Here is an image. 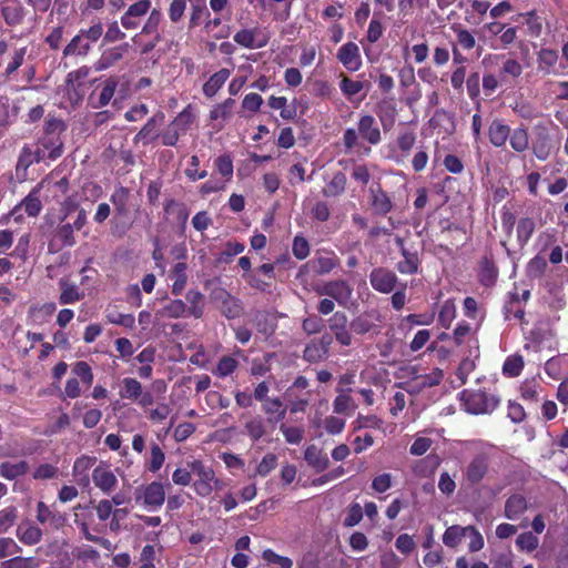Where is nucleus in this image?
Here are the masks:
<instances>
[{
	"mask_svg": "<svg viewBox=\"0 0 568 568\" xmlns=\"http://www.w3.org/2000/svg\"><path fill=\"white\" fill-rule=\"evenodd\" d=\"M357 131L359 136L371 144L376 145L382 140L378 124L373 115H361L357 123Z\"/></svg>",
	"mask_w": 568,
	"mask_h": 568,
	"instance_id": "13",
	"label": "nucleus"
},
{
	"mask_svg": "<svg viewBox=\"0 0 568 568\" xmlns=\"http://www.w3.org/2000/svg\"><path fill=\"white\" fill-rule=\"evenodd\" d=\"M404 260L397 264V270L402 274H414L418 270V257L414 253H409L406 248H403Z\"/></svg>",
	"mask_w": 568,
	"mask_h": 568,
	"instance_id": "48",
	"label": "nucleus"
},
{
	"mask_svg": "<svg viewBox=\"0 0 568 568\" xmlns=\"http://www.w3.org/2000/svg\"><path fill=\"white\" fill-rule=\"evenodd\" d=\"M2 17L7 24L9 26H16L19 24L23 19V9L19 6L11 7L7 6L3 7L1 10Z\"/></svg>",
	"mask_w": 568,
	"mask_h": 568,
	"instance_id": "60",
	"label": "nucleus"
},
{
	"mask_svg": "<svg viewBox=\"0 0 568 568\" xmlns=\"http://www.w3.org/2000/svg\"><path fill=\"white\" fill-rule=\"evenodd\" d=\"M28 469L29 465L24 460L18 463L4 462L0 464V476L8 480H14L27 474Z\"/></svg>",
	"mask_w": 568,
	"mask_h": 568,
	"instance_id": "32",
	"label": "nucleus"
},
{
	"mask_svg": "<svg viewBox=\"0 0 568 568\" xmlns=\"http://www.w3.org/2000/svg\"><path fill=\"white\" fill-rule=\"evenodd\" d=\"M62 292L59 298L60 304H73L82 298L79 290L74 285H69L65 282L60 283Z\"/></svg>",
	"mask_w": 568,
	"mask_h": 568,
	"instance_id": "54",
	"label": "nucleus"
},
{
	"mask_svg": "<svg viewBox=\"0 0 568 568\" xmlns=\"http://www.w3.org/2000/svg\"><path fill=\"white\" fill-rule=\"evenodd\" d=\"M338 393L333 402V409L336 414L351 415L357 408L354 399L341 387L336 389Z\"/></svg>",
	"mask_w": 568,
	"mask_h": 568,
	"instance_id": "29",
	"label": "nucleus"
},
{
	"mask_svg": "<svg viewBox=\"0 0 568 568\" xmlns=\"http://www.w3.org/2000/svg\"><path fill=\"white\" fill-rule=\"evenodd\" d=\"M490 454L486 450L476 454L465 468L464 476L471 484L481 481L488 473Z\"/></svg>",
	"mask_w": 568,
	"mask_h": 568,
	"instance_id": "8",
	"label": "nucleus"
},
{
	"mask_svg": "<svg viewBox=\"0 0 568 568\" xmlns=\"http://www.w3.org/2000/svg\"><path fill=\"white\" fill-rule=\"evenodd\" d=\"M526 508V499L520 495H513L506 500L505 516L511 520L517 519Z\"/></svg>",
	"mask_w": 568,
	"mask_h": 568,
	"instance_id": "36",
	"label": "nucleus"
},
{
	"mask_svg": "<svg viewBox=\"0 0 568 568\" xmlns=\"http://www.w3.org/2000/svg\"><path fill=\"white\" fill-rule=\"evenodd\" d=\"M539 540L538 537L535 536L532 532H524L520 534L516 539L517 547L523 550L530 552L535 550L538 547Z\"/></svg>",
	"mask_w": 568,
	"mask_h": 568,
	"instance_id": "58",
	"label": "nucleus"
},
{
	"mask_svg": "<svg viewBox=\"0 0 568 568\" xmlns=\"http://www.w3.org/2000/svg\"><path fill=\"white\" fill-rule=\"evenodd\" d=\"M562 362L560 356L549 358L544 366L545 373L555 381L559 379L562 375Z\"/></svg>",
	"mask_w": 568,
	"mask_h": 568,
	"instance_id": "59",
	"label": "nucleus"
},
{
	"mask_svg": "<svg viewBox=\"0 0 568 568\" xmlns=\"http://www.w3.org/2000/svg\"><path fill=\"white\" fill-rule=\"evenodd\" d=\"M458 44L465 50H471L476 45V39L471 32L462 28H454Z\"/></svg>",
	"mask_w": 568,
	"mask_h": 568,
	"instance_id": "62",
	"label": "nucleus"
},
{
	"mask_svg": "<svg viewBox=\"0 0 568 568\" xmlns=\"http://www.w3.org/2000/svg\"><path fill=\"white\" fill-rule=\"evenodd\" d=\"M91 43L79 32L64 48V55H87L91 49Z\"/></svg>",
	"mask_w": 568,
	"mask_h": 568,
	"instance_id": "34",
	"label": "nucleus"
},
{
	"mask_svg": "<svg viewBox=\"0 0 568 568\" xmlns=\"http://www.w3.org/2000/svg\"><path fill=\"white\" fill-rule=\"evenodd\" d=\"M466 537L470 538L468 545V549L470 552H476L484 548V537L474 526H466Z\"/></svg>",
	"mask_w": 568,
	"mask_h": 568,
	"instance_id": "61",
	"label": "nucleus"
},
{
	"mask_svg": "<svg viewBox=\"0 0 568 568\" xmlns=\"http://www.w3.org/2000/svg\"><path fill=\"white\" fill-rule=\"evenodd\" d=\"M245 250V245L240 242H227L224 250L217 257L219 263L227 264L235 255L241 254Z\"/></svg>",
	"mask_w": 568,
	"mask_h": 568,
	"instance_id": "50",
	"label": "nucleus"
},
{
	"mask_svg": "<svg viewBox=\"0 0 568 568\" xmlns=\"http://www.w3.org/2000/svg\"><path fill=\"white\" fill-rule=\"evenodd\" d=\"M41 185L33 187L30 193L17 205L12 213L16 214L23 210L29 216H37L42 210V202L40 200Z\"/></svg>",
	"mask_w": 568,
	"mask_h": 568,
	"instance_id": "20",
	"label": "nucleus"
},
{
	"mask_svg": "<svg viewBox=\"0 0 568 568\" xmlns=\"http://www.w3.org/2000/svg\"><path fill=\"white\" fill-rule=\"evenodd\" d=\"M163 113L150 118L144 126L135 135L134 142H142L143 144H148L154 141L158 138L156 128L163 121Z\"/></svg>",
	"mask_w": 568,
	"mask_h": 568,
	"instance_id": "25",
	"label": "nucleus"
},
{
	"mask_svg": "<svg viewBox=\"0 0 568 568\" xmlns=\"http://www.w3.org/2000/svg\"><path fill=\"white\" fill-rule=\"evenodd\" d=\"M17 538L27 546H34L42 539V530L32 521H21L16 530Z\"/></svg>",
	"mask_w": 568,
	"mask_h": 568,
	"instance_id": "18",
	"label": "nucleus"
},
{
	"mask_svg": "<svg viewBox=\"0 0 568 568\" xmlns=\"http://www.w3.org/2000/svg\"><path fill=\"white\" fill-rule=\"evenodd\" d=\"M510 134V126L505 124L501 120L495 119L488 126V138L490 143L496 148H501L506 144Z\"/></svg>",
	"mask_w": 568,
	"mask_h": 568,
	"instance_id": "21",
	"label": "nucleus"
},
{
	"mask_svg": "<svg viewBox=\"0 0 568 568\" xmlns=\"http://www.w3.org/2000/svg\"><path fill=\"white\" fill-rule=\"evenodd\" d=\"M231 75V71L226 68L220 69L213 73L209 80L203 84V94L207 98H213L219 90L225 84Z\"/></svg>",
	"mask_w": 568,
	"mask_h": 568,
	"instance_id": "23",
	"label": "nucleus"
},
{
	"mask_svg": "<svg viewBox=\"0 0 568 568\" xmlns=\"http://www.w3.org/2000/svg\"><path fill=\"white\" fill-rule=\"evenodd\" d=\"M72 374L87 386H90L94 378L91 366L84 361L75 362L72 365Z\"/></svg>",
	"mask_w": 568,
	"mask_h": 568,
	"instance_id": "45",
	"label": "nucleus"
},
{
	"mask_svg": "<svg viewBox=\"0 0 568 568\" xmlns=\"http://www.w3.org/2000/svg\"><path fill=\"white\" fill-rule=\"evenodd\" d=\"M373 316L369 314H363L354 318L351 323V328L356 334H366L374 328Z\"/></svg>",
	"mask_w": 568,
	"mask_h": 568,
	"instance_id": "52",
	"label": "nucleus"
},
{
	"mask_svg": "<svg viewBox=\"0 0 568 568\" xmlns=\"http://www.w3.org/2000/svg\"><path fill=\"white\" fill-rule=\"evenodd\" d=\"M535 231V222L530 217L520 219L517 224V236L520 241L527 242Z\"/></svg>",
	"mask_w": 568,
	"mask_h": 568,
	"instance_id": "64",
	"label": "nucleus"
},
{
	"mask_svg": "<svg viewBox=\"0 0 568 568\" xmlns=\"http://www.w3.org/2000/svg\"><path fill=\"white\" fill-rule=\"evenodd\" d=\"M129 43H123L105 50L94 63L95 71H103L113 67L123 58V54L129 50Z\"/></svg>",
	"mask_w": 568,
	"mask_h": 568,
	"instance_id": "19",
	"label": "nucleus"
},
{
	"mask_svg": "<svg viewBox=\"0 0 568 568\" xmlns=\"http://www.w3.org/2000/svg\"><path fill=\"white\" fill-rule=\"evenodd\" d=\"M234 42L247 49H261L267 43V39L261 37L258 28L242 29L233 37Z\"/></svg>",
	"mask_w": 568,
	"mask_h": 568,
	"instance_id": "16",
	"label": "nucleus"
},
{
	"mask_svg": "<svg viewBox=\"0 0 568 568\" xmlns=\"http://www.w3.org/2000/svg\"><path fill=\"white\" fill-rule=\"evenodd\" d=\"M509 144L518 153L525 152L529 148V135L525 126L510 130Z\"/></svg>",
	"mask_w": 568,
	"mask_h": 568,
	"instance_id": "35",
	"label": "nucleus"
},
{
	"mask_svg": "<svg viewBox=\"0 0 568 568\" xmlns=\"http://www.w3.org/2000/svg\"><path fill=\"white\" fill-rule=\"evenodd\" d=\"M346 185V176L342 172H337L334 174L332 180L327 183L326 187L323 190L324 196L333 197L341 195Z\"/></svg>",
	"mask_w": 568,
	"mask_h": 568,
	"instance_id": "42",
	"label": "nucleus"
},
{
	"mask_svg": "<svg viewBox=\"0 0 568 568\" xmlns=\"http://www.w3.org/2000/svg\"><path fill=\"white\" fill-rule=\"evenodd\" d=\"M465 409L471 414H488L491 413L499 404V400L485 392H469L462 393Z\"/></svg>",
	"mask_w": 568,
	"mask_h": 568,
	"instance_id": "2",
	"label": "nucleus"
},
{
	"mask_svg": "<svg viewBox=\"0 0 568 568\" xmlns=\"http://www.w3.org/2000/svg\"><path fill=\"white\" fill-rule=\"evenodd\" d=\"M369 283L375 291L388 294L396 288L398 278L394 272L384 267H377L371 272Z\"/></svg>",
	"mask_w": 568,
	"mask_h": 568,
	"instance_id": "11",
	"label": "nucleus"
},
{
	"mask_svg": "<svg viewBox=\"0 0 568 568\" xmlns=\"http://www.w3.org/2000/svg\"><path fill=\"white\" fill-rule=\"evenodd\" d=\"M339 264V258L334 252H317L315 256L303 264L297 273V277L302 278L311 268L317 275H325L333 271Z\"/></svg>",
	"mask_w": 568,
	"mask_h": 568,
	"instance_id": "4",
	"label": "nucleus"
},
{
	"mask_svg": "<svg viewBox=\"0 0 568 568\" xmlns=\"http://www.w3.org/2000/svg\"><path fill=\"white\" fill-rule=\"evenodd\" d=\"M239 366V362L232 357V356H223L220 358L216 368L213 371V374H215L219 377H227L232 373L235 372V369Z\"/></svg>",
	"mask_w": 568,
	"mask_h": 568,
	"instance_id": "47",
	"label": "nucleus"
},
{
	"mask_svg": "<svg viewBox=\"0 0 568 568\" xmlns=\"http://www.w3.org/2000/svg\"><path fill=\"white\" fill-rule=\"evenodd\" d=\"M537 71L542 75H559L567 68L559 62L558 51L550 48H540L536 53Z\"/></svg>",
	"mask_w": 568,
	"mask_h": 568,
	"instance_id": "7",
	"label": "nucleus"
},
{
	"mask_svg": "<svg viewBox=\"0 0 568 568\" xmlns=\"http://www.w3.org/2000/svg\"><path fill=\"white\" fill-rule=\"evenodd\" d=\"M336 58L349 72H356L363 65L359 47L352 41L344 43L337 50Z\"/></svg>",
	"mask_w": 568,
	"mask_h": 568,
	"instance_id": "10",
	"label": "nucleus"
},
{
	"mask_svg": "<svg viewBox=\"0 0 568 568\" xmlns=\"http://www.w3.org/2000/svg\"><path fill=\"white\" fill-rule=\"evenodd\" d=\"M267 424L262 416H254L245 423L244 428L250 438L256 442L267 435Z\"/></svg>",
	"mask_w": 568,
	"mask_h": 568,
	"instance_id": "31",
	"label": "nucleus"
},
{
	"mask_svg": "<svg viewBox=\"0 0 568 568\" xmlns=\"http://www.w3.org/2000/svg\"><path fill=\"white\" fill-rule=\"evenodd\" d=\"M369 203L375 214L386 215L393 209V203L388 194L379 184H373L369 187Z\"/></svg>",
	"mask_w": 568,
	"mask_h": 568,
	"instance_id": "15",
	"label": "nucleus"
},
{
	"mask_svg": "<svg viewBox=\"0 0 568 568\" xmlns=\"http://www.w3.org/2000/svg\"><path fill=\"white\" fill-rule=\"evenodd\" d=\"M314 291L320 296H329L339 305H346L352 296L353 288L344 280L328 281L317 285Z\"/></svg>",
	"mask_w": 568,
	"mask_h": 568,
	"instance_id": "6",
	"label": "nucleus"
},
{
	"mask_svg": "<svg viewBox=\"0 0 568 568\" xmlns=\"http://www.w3.org/2000/svg\"><path fill=\"white\" fill-rule=\"evenodd\" d=\"M135 500L142 501L149 510H158L165 501V489L163 484L152 481L136 489Z\"/></svg>",
	"mask_w": 568,
	"mask_h": 568,
	"instance_id": "5",
	"label": "nucleus"
},
{
	"mask_svg": "<svg viewBox=\"0 0 568 568\" xmlns=\"http://www.w3.org/2000/svg\"><path fill=\"white\" fill-rule=\"evenodd\" d=\"M151 9L150 0H140L131 4L121 17V24L126 30L136 29L140 24L139 19L144 17Z\"/></svg>",
	"mask_w": 568,
	"mask_h": 568,
	"instance_id": "12",
	"label": "nucleus"
},
{
	"mask_svg": "<svg viewBox=\"0 0 568 568\" xmlns=\"http://www.w3.org/2000/svg\"><path fill=\"white\" fill-rule=\"evenodd\" d=\"M234 106L235 100L229 98L211 109L210 119L212 121L219 122V129H222L225 122L232 119Z\"/></svg>",
	"mask_w": 568,
	"mask_h": 568,
	"instance_id": "22",
	"label": "nucleus"
},
{
	"mask_svg": "<svg viewBox=\"0 0 568 568\" xmlns=\"http://www.w3.org/2000/svg\"><path fill=\"white\" fill-rule=\"evenodd\" d=\"M531 150L538 160L546 161L551 153L549 139L546 135L539 136L532 142Z\"/></svg>",
	"mask_w": 568,
	"mask_h": 568,
	"instance_id": "49",
	"label": "nucleus"
},
{
	"mask_svg": "<svg viewBox=\"0 0 568 568\" xmlns=\"http://www.w3.org/2000/svg\"><path fill=\"white\" fill-rule=\"evenodd\" d=\"M119 85V80L115 77L108 78L101 87V91L98 95L92 94L90 97V104L93 109H101L110 103L114 97L115 90Z\"/></svg>",
	"mask_w": 568,
	"mask_h": 568,
	"instance_id": "17",
	"label": "nucleus"
},
{
	"mask_svg": "<svg viewBox=\"0 0 568 568\" xmlns=\"http://www.w3.org/2000/svg\"><path fill=\"white\" fill-rule=\"evenodd\" d=\"M339 79L341 92L348 101H353L354 98L364 90L366 84L363 81L353 80L343 73L339 75Z\"/></svg>",
	"mask_w": 568,
	"mask_h": 568,
	"instance_id": "30",
	"label": "nucleus"
},
{
	"mask_svg": "<svg viewBox=\"0 0 568 568\" xmlns=\"http://www.w3.org/2000/svg\"><path fill=\"white\" fill-rule=\"evenodd\" d=\"M304 458L317 473L324 471L329 464L327 455L315 445H311L305 449Z\"/></svg>",
	"mask_w": 568,
	"mask_h": 568,
	"instance_id": "24",
	"label": "nucleus"
},
{
	"mask_svg": "<svg viewBox=\"0 0 568 568\" xmlns=\"http://www.w3.org/2000/svg\"><path fill=\"white\" fill-rule=\"evenodd\" d=\"M456 317V305L453 300H446L439 311L438 322L439 324L448 328Z\"/></svg>",
	"mask_w": 568,
	"mask_h": 568,
	"instance_id": "46",
	"label": "nucleus"
},
{
	"mask_svg": "<svg viewBox=\"0 0 568 568\" xmlns=\"http://www.w3.org/2000/svg\"><path fill=\"white\" fill-rule=\"evenodd\" d=\"M187 305L182 300H171L161 310L156 316L161 318H181L187 312Z\"/></svg>",
	"mask_w": 568,
	"mask_h": 568,
	"instance_id": "28",
	"label": "nucleus"
},
{
	"mask_svg": "<svg viewBox=\"0 0 568 568\" xmlns=\"http://www.w3.org/2000/svg\"><path fill=\"white\" fill-rule=\"evenodd\" d=\"M327 356L326 352L314 339L308 343L304 349V359L310 363H316Z\"/></svg>",
	"mask_w": 568,
	"mask_h": 568,
	"instance_id": "56",
	"label": "nucleus"
},
{
	"mask_svg": "<svg viewBox=\"0 0 568 568\" xmlns=\"http://www.w3.org/2000/svg\"><path fill=\"white\" fill-rule=\"evenodd\" d=\"M464 537H466V526L462 527L454 525L445 530L443 535V542L449 548H455L460 544Z\"/></svg>",
	"mask_w": 568,
	"mask_h": 568,
	"instance_id": "41",
	"label": "nucleus"
},
{
	"mask_svg": "<svg viewBox=\"0 0 568 568\" xmlns=\"http://www.w3.org/2000/svg\"><path fill=\"white\" fill-rule=\"evenodd\" d=\"M347 316L343 312H336L328 320V326L334 333L336 341L344 345L349 346L352 344V335L347 329Z\"/></svg>",
	"mask_w": 568,
	"mask_h": 568,
	"instance_id": "14",
	"label": "nucleus"
},
{
	"mask_svg": "<svg viewBox=\"0 0 568 568\" xmlns=\"http://www.w3.org/2000/svg\"><path fill=\"white\" fill-rule=\"evenodd\" d=\"M540 392L541 384L535 378L527 379L520 385V396L526 402L536 403Z\"/></svg>",
	"mask_w": 568,
	"mask_h": 568,
	"instance_id": "40",
	"label": "nucleus"
},
{
	"mask_svg": "<svg viewBox=\"0 0 568 568\" xmlns=\"http://www.w3.org/2000/svg\"><path fill=\"white\" fill-rule=\"evenodd\" d=\"M263 412L268 416L267 422L275 424L282 420L286 414V407L278 397L266 399L262 406Z\"/></svg>",
	"mask_w": 568,
	"mask_h": 568,
	"instance_id": "26",
	"label": "nucleus"
},
{
	"mask_svg": "<svg viewBox=\"0 0 568 568\" xmlns=\"http://www.w3.org/2000/svg\"><path fill=\"white\" fill-rule=\"evenodd\" d=\"M377 115L385 131L392 129L395 123L397 110L393 100H384L377 106Z\"/></svg>",
	"mask_w": 568,
	"mask_h": 568,
	"instance_id": "27",
	"label": "nucleus"
},
{
	"mask_svg": "<svg viewBox=\"0 0 568 568\" xmlns=\"http://www.w3.org/2000/svg\"><path fill=\"white\" fill-rule=\"evenodd\" d=\"M194 120L195 115L193 113L192 106L187 105L174 118L171 124L180 132L181 135H183L191 128Z\"/></svg>",
	"mask_w": 568,
	"mask_h": 568,
	"instance_id": "38",
	"label": "nucleus"
},
{
	"mask_svg": "<svg viewBox=\"0 0 568 568\" xmlns=\"http://www.w3.org/2000/svg\"><path fill=\"white\" fill-rule=\"evenodd\" d=\"M215 168L222 178H224L225 183L231 181L233 176V160L230 154L220 155L215 160Z\"/></svg>",
	"mask_w": 568,
	"mask_h": 568,
	"instance_id": "51",
	"label": "nucleus"
},
{
	"mask_svg": "<svg viewBox=\"0 0 568 568\" xmlns=\"http://www.w3.org/2000/svg\"><path fill=\"white\" fill-rule=\"evenodd\" d=\"M17 519V509L7 507L0 510V534L7 532Z\"/></svg>",
	"mask_w": 568,
	"mask_h": 568,
	"instance_id": "63",
	"label": "nucleus"
},
{
	"mask_svg": "<svg viewBox=\"0 0 568 568\" xmlns=\"http://www.w3.org/2000/svg\"><path fill=\"white\" fill-rule=\"evenodd\" d=\"M524 368V358L521 355H510L503 365V373L509 377L518 376Z\"/></svg>",
	"mask_w": 568,
	"mask_h": 568,
	"instance_id": "44",
	"label": "nucleus"
},
{
	"mask_svg": "<svg viewBox=\"0 0 568 568\" xmlns=\"http://www.w3.org/2000/svg\"><path fill=\"white\" fill-rule=\"evenodd\" d=\"M87 212L84 209L78 210L77 219L73 223H64L57 227L54 231V239L50 243V246H54L55 242L59 243L60 247L63 246H73L77 241L74 237V231H80L87 224Z\"/></svg>",
	"mask_w": 568,
	"mask_h": 568,
	"instance_id": "3",
	"label": "nucleus"
},
{
	"mask_svg": "<svg viewBox=\"0 0 568 568\" xmlns=\"http://www.w3.org/2000/svg\"><path fill=\"white\" fill-rule=\"evenodd\" d=\"M92 481L104 494L112 493L118 485V478L111 466L103 462L93 468Z\"/></svg>",
	"mask_w": 568,
	"mask_h": 568,
	"instance_id": "9",
	"label": "nucleus"
},
{
	"mask_svg": "<svg viewBox=\"0 0 568 568\" xmlns=\"http://www.w3.org/2000/svg\"><path fill=\"white\" fill-rule=\"evenodd\" d=\"M277 456L273 453H267L263 456L258 465L256 466L255 475L266 477L277 466Z\"/></svg>",
	"mask_w": 568,
	"mask_h": 568,
	"instance_id": "53",
	"label": "nucleus"
},
{
	"mask_svg": "<svg viewBox=\"0 0 568 568\" xmlns=\"http://www.w3.org/2000/svg\"><path fill=\"white\" fill-rule=\"evenodd\" d=\"M172 283V293L180 295L186 285V264L184 262L176 263L170 273Z\"/></svg>",
	"mask_w": 568,
	"mask_h": 568,
	"instance_id": "33",
	"label": "nucleus"
},
{
	"mask_svg": "<svg viewBox=\"0 0 568 568\" xmlns=\"http://www.w3.org/2000/svg\"><path fill=\"white\" fill-rule=\"evenodd\" d=\"M519 17L525 18L528 34L531 37H539L542 31V23L540 18L536 14L535 11H529L526 13L519 14Z\"/></svg>",
	"mask_w": 568,
	"mask_h": 568,
	"instance_id": "55",
	"label": "nucleus"
},
{
	"mask_svg": "<svg viewBox=\"0 0 568 568\" xmlns=\"http://www.w3.org/2000/svg\"><path fill=\"white\" fill-rule=\"evenodd\" d=\"M186 301L189 303L187 314L195 318L202 317L204 313L203 294L199 291L191 290L186 293Z\"/></svg>",
	"mask_w": 568,
	"mask_h": 568,
	"instance_id": "39",
	"label": "nucleus"
},
{
	"mask_svg": "<svg viewBox=\"0 0 568 568\" xmlns=\"http://www.w3.org/2000/svg\"><path fill=\"white\" fill-rule=\"evenodd\" d=\"M119 395L121 398L138 400L142 395V384L135 378L125 377L122 379Z\"/></svg>",
	"mask_w": 568,
	"mask_h": 568,
	"instance_id": "37",
	"label": "nucleus"
},
{
	"mask_svg": "<svg viewBox=\"0 0 568 568\" xmlns=\"http://www.w3.org/2000/svg\"><path fill=\"white\" fill-rule=\"evenodd\" d=\"M280 430L282 432L285 440L288 444L298 445L304 437V429L301 427L287 426L282 424L280 426Z\"/></svg>",
	"mask_w": 568,
	"mask_h": 568,
	"instance_id": "57",
	"label": "nucleus"
},
{
	"mask_svg": "<svg viewBox=\"0 0 568 568\" xmlns=\"http://www.w3.org/2000/svg\"><path fill=\"white\" fill-rule=\"evenodd\" d=\"M187 467L196 477L193 483V489L199 496L207 497L214 489L220 488L221 480L215 476L213 468L205 465L202 460L193 459L187 463Z\"/></svg>",
	"mask_w": 568,
	"mask_h": 568,
	"instance_id": "1",
	"label": "nucleus"
},
{
	"mask_svg": "<svg viewBox=\"0 0 568 568\" xmlns=\"http://www.w3.org/2000/svg\"><path fill=\"white\" fill-rule=\"evenodd\" d=\"M523 73V65L519 61L513 58H508L503 62L500 68L501 80L505 81L508 78L517 79Z\"/></svg>",
	"mask_w": 568,
	"mask_h": 568,
	"instance_id": "43",
	"label": "nucleus"
}]
</instances>
